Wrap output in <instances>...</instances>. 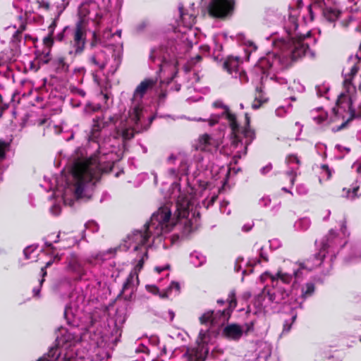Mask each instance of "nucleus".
Masks as SVG:
<instances>
[{"mask_svg": "<svg viewBox=\"0 0 361 361\" xmlns=\"http://www.w3.org/2000/svg\"><path fill=\"white\" fill-rule=\"evenodd\" d=\"M151 69L159 74L157 78H147L136 87L132 98L129 118L109 116L93 119V124L87 138V148H78L72 154L68 166L59 177L56 178L54 194L61 195L65 204L72 206L75 200L87 201L92 195L95 183L100 175L111 168L115 161L114 144L118 137L130 140L135 132L147 130L154 118L145 116L142 99L147 94H154L162 101L166 96V87L177 73V67L181 63L164 53L161 47L151 49L149 60Z\"/></svg>", "mask_w": 361, "mask_h": 361, "instance_id": "f257e3e1", "label": "nucleus"}, {"mask_svg": "<svg viewBox=\"0 0 361 361\" xmlns=\"http://www.w3.org/2000/svg\"><path fill=\"white\" fill-rule=\"evenodd\" d=\"M70 325L61 328L56 345L37 361H106L121 335L115 325L109 335L102 330V322L94 314H85L76 302L71 301L64 310Z\"/></svg>", "mask_w": 361, "mask_h": 361, "instance_id": "f03ea898", "label": "nucleus"}, {"mask_svg": "<svg viewBox=\"0 0 361 361\" xmlns=\"http://www.w3.org/2000/svg\"><path fill=\"white\" fill-rule=\"evenodd\" d=\"M220 143L219 138L206 133L200 136L192 159L180 152L171 154L166 159L169 166L166 175L173 182L169 195L166 197V202L161 207L171 208L173 204H176L178 202L180 203L178 212L176 214L173 209L172 216L180 220L179 226L183 227L185 233H192L197 227L196 223L193 222V220L197 221V219L194 218L195 212L192 214V218H190V212H192L197 202L193 194L196 190L189 183L188 176L192 174L195 179L201 173L205 176L209 173L210 165L208 158L198 150L212 153L217 150Z\"/></svg>", "mask_w": 361, "mask_h": 361, "instance_id": "7ed1b4c3", "label": "nucleus"}, {"mask_svg": "<svg viewBox=\"0 0 361 361\" xmlns=\"http://www.w3.org/2000/svg\"><path fill=\"white\" fill-rule=\"evenodd\" d=\"M179 207L180 206L178 202L176 204H173L171 208L160 207L152 215L150 221L145 225L142 230L135 231L125 240L124 246L127 250L132 249L137 253L135 259L136 264L123 286L121 294L125 300H130L136 290L139 284L138 272L142 269L145 261L148 258L149 248L155 247L167 249L177 242L180 238L178 234L166 236L173 230L179 231L182 237L190 233H185L183 227L179 226L180 220L172 216L173 209H174L177 213L180 209Z\"/></svg>", "mask_w": 361, "mask_h": 361, "instance_id": "20e7f679", "label": "nucleus"}, {"mask_svg": "<svg viewBox=\"0 0 361 361\" xmlns=\"http://www.w3.org/2000/svg\"><path fill=\"white\" fill-rule=\"evenodd\" d=\"M298 10H292L288 19L285 20L286 37H270L274 49L261 57L256 66L262 74V83L268 78L279 84L287 83L286 78L279 75L280 72L303 56H314L309 49V43L306 42L310 37V31L302 34L300 29H302V25L298 24Z\"/></svg>", "mask_w": 361, "mask_h": 361, "instance_id": "39448f33", "label": "nucleus"}, {"mask_svg": "<svg viewBox=\"0 0 361 361\" xmlns=\"http://www.w3.org/2000/svg\"><path fill=\"white\" fill-rule=\"evenodd\" d=\"M313 267L309 264L287 262L275 275L264 273L261 276L264 281L269 277L271 284L267 285L256 297L254 305L259 312L270 313L275 312L279 305H283L284 311H290V302H293L290 290L297 289L304 276Z\"/></svg>", "mask_w": 361, "mask_h": 361, "instance_id": "423d86ee", "label": "nucleus"}, {"mask_svg": "<svg viewBox=\"0 0 361 361\" xmlns=\"http://www.w3.org/2000/svg\"><path fill=\"white\" fill-rule=\"evenodd\" d=\"M79 20L75 27L71 30V48L68 54L73 56L81 54L85 49L86 36L87 32L92 34L91 46L95 47L97 44L109 45L107 40L114 38L111 30L106 29L102 34L104 41L100 39L99 31L103 25L104 17L98 4L93 1H86L80 4L78 8ZM71 31L68 27H65L63 31L56 35V39L62 41L64 34Z\"/></svg>", "mask_w": 361, "mask_h": 361, "instance_id": "0eeeda50", "label": "nucleus"}, {"mask_svg": "<svg viewBox=\"0 0 361 361\" xmlns=\"http://www.w3.org/2000/svg\"><path fill=\"white\" fill-rule=\"evenodd\" d=\"M180 16L177 20V26L173 29V33L167 41L166 44L161 47L164 53L169 57L176 59L181 63L187 57V54L192 47L196 32L192 29L195 23L197 11L195 10V4L190 5L188 8H185L182 5L178 6Z\"/></svg>", "mask_w": 361, "mask_h": 361, "instance_id": "6e6552de", "label": "nucleus"}, {"mask_svg": "<svg viewBox=\"0 0 361 361\" xmlns=\"http://www.w3.org/2000/svg\"><path fill=\"white\" fill-rule=\"evenodd\" d=\"M213 106L222 109L221 114H212L207 120L209 125L212 126L217 123L227 124L231 130V140L233 159H240L247 154V147L255 138V131L250 128V118L245 114V123L244 126L238 124L236 116L232 114L229 108L221 101H216Z\"/></svg>", "mask_w": 361, "mask_h": 361, "instance_id": "1a4fd4ad", "label": "nucleus"}, {"mask_svg": "<svg viewBox=\"0 0 361 361\" xmlns=\"http://www.w3.org/2000/svg\"><path fill=\"white\" fill-rule=\"evenodd\" d=\"M341 234L336 233L334 230L329 231L321 240L319 252L312 258L308 259L304 265L309 264L314 269L318 267H323V272L328 273L332 267V262L338 252L339 248L346 243L345 237L347 235L345 222H342L341 228Z\"/></svg>", "mask_w": 361, "mask_h": 361, "instance_id": "9d476101", "label": "nucleus"}, {"mask_svg": "<svg viewBox=\"0 0 361 361\" xmlns=\"http://www.w3.org/2000/svg\"><path fill=\"white\" fill-rule=\"evenodd\" d=\"M214 331L210 328L200 329L196 345L177 348L173 352V361H204L209 353L208 345L213 342Z\"/></svg>", "mask_w": 361, "mask_h": 361, "instance_id": "9b49d317", "label": "nucleus"}, {"mask_svg": "<svg viewBox=\"0 0 361 361\" xmlns=\"http://www.w3.org/2000/svg\"><path fill=\"white\" fill-rule=\"evenodd\" d=\"M117 248H110L106 251L92 254L85 259L75 253H71L66 257V271L75 280L84 279L87 275L85 264L94 266L98 262H104L114 257Z\"/></svg>", "mask_w": 361, "mask_h": 361, "instance_id": "f8f14e48", "label": "nucleus"}, {"mask_svg": "<svg viewBox=\"0 0 361 361\" xmlns=\"http://www.w3.org/2000/svg\"><path fill=\"white\" fill-rule=\"evenodd\" d=\"M225 302L228 303V307L224 308L222 310L207 311L204 313L200 317V321L202 324L221 326L227 322L231 317V312L235 308L237 302L235 299V293L234 291H231L226 300H218L217 303L219 305H224Z\"/></svg>", "mask_w": 361, "mask_h": 361, "instance_id": "ddd939ff", "label": "nucleus"}, {"mask_svg": "<svg viewBox=\"0 0 361 361\" xmlns=\"http://www.w3.org/2000/svg\"><path fill=\"white\" fill-rule=\"evenodd\" d=\"M314 284L313 283H307L303 286L300 290V295L298 298H294L293 295V302H290V319H286L283 324V333H288L291 329L292 324L297 318L298 310H302L304 300L312 296L314 292Z\"/></svg>", "mask_w": 361, "mask_h": 361, "instance_id": "4468645a", "label": "nucleus"}, {"mask_svg": "<svg viewBox=\"0 0 361 361\" xmlns=\"http://www.w3.org/2000/svg\"><path fill=\"white\" fill-rule=\"evenodd\" d=\"M106 52L103 50H100L90 57V61L92 64L101 70L107 68L108 71L106 77L109 78V76L113 75L116 71L121 63V59L118 54H113L111 59H106Z\"/></svg>", "mask_w": 361, "mask_h": 361, "instance_id": "2eb2a0df", "label": "nucleus"}, {"mask_svg": "<svg viewBox=\"0 0 361 361\" xmlns=\"http://www.w3.org/2000/svg\"><path fill=\"white\" fill-rule=\"evenodd\" d=\"M234 4V0H211L208 6L209 13L215 18H225L232 14Z\"/></svg>", "mask_w": 361, "mask_h": 361, "instance_id": "dca6fc26", "label": "nucleus"}, {"mask_svg": "<svg viewBox=\"0 0 361 361\" xmlns=\"http://www.w3.org/2000/svg\"><path fill=\"white\" fill-rule=\"evenodd\" d=\"M60 235L58 234L57 235L54 236V234H50L48 235L47 238L45 239L44 245L45 248L44 250L47 252V254L53 255L54 259L49 260L46 263V265L44 267H42L41 272L42 279L39 280V286H41L44 281V277L47 275L46 269L49 267H50L54 260L57 259L58 261L60 260V257L59 256L58 253H55V247L53 246L52 243H56L60 241Z\"/></svg>", "mask_w": 361, "mask_h": 361, "instance_id": "f3484780", "label": "nucleus"}, {"mask_svg": "<svg viewBox=\"0 0 361 361\" xmlns=\"http://www.w3.org/2000/svg\"><path fill=\"white\" fill-rule=\"evenodd\" d=\"M254 321L245 324L243 326L232 324L226 326L224 329V334L229 339L238 340L243 333H248L254 329Z\"/></svg>", "mask_w": 361, "mask_h": 361, "instance_id": "a211bd4d", "label": "nucleus"}, {"mask_svg": "<svg viewBox=\"0 0 361 361\" xmlns=\"http://www.w3.org/2000/svg\"><path fill=\"white\" fill-rule=\"evenodd\" d=\"M286 164L288 169L286 171V175L290 178V183L293 186L295 183V178L300 173L299 168L300 161L296 154H289L286 158Z\"/></svg>", "mask_w": 361, "mask_h": 361, "instance_id": "6ab92c4d", "label": "nucleus"}, {"mask_svg": "<svg viewBox=\"0 0 361 361\" xmlns=\"http://www.w3.org/2000/svg\"><path fill=\"white\" fill-rule=\"evenodd\" d=\"M146 288L149 292H151L154 295L159 294L161 298H167L172 295H178L180 292V284L178 282L173 281L167 288L162 291H159V288L154 285H147L146 286Z\"/></svg>", "mask_w": 361, "mask_h": 361, "instance_id": "aec40b11", "label": "nucleus"}, {"mask_svg": "<svg viewBox=\"0 0 361 361\" xmlns=\"http://www.w3.org/2000/svg\"><path fill=\"white\" fill-rule=\"evenodd\" d=\"M254 353L255 361H267L271 354L270 343L264 341L257 342Z\"/></svg>", "mask_w": 361, "mask_h": 361, "instance_id": "412c9836", "label": "nucleus"}, {"mask_svg": "<svg viewBox=\"0 0 361 361\" xmlns=\"http://www.w3.org/2000/svg\"><path fill=\"white\" fill-rule=\"evenodd\" d=\"M255 248L258 252V254L256 257H253L249 259L247 262V265L248 267H250L249 269V272L251 273L252 271V268L256 266L257 264H261L262 261L267 262L268 261V257L267 253L264 252L263 247L262 246L256 244L255 245ZM248 270L243 269V274H245Z\"/></svg>", "mask_w": 361, "mask_h": 361, "instance_id": "4be33fe9", "label": "nucleus"}, {"mask_svg": "<svg viewBox=\"0 0 361 361\" xmlns=\"http://www.w3.org/2000/svg\"><path fill=\"white\" fill-rule=\"evenodd\" d=\"M159 343V339L156 336H152L149 338H146L142 341H138L137 342V347L135 352L137 353H142L148 355L150 353V348L147 345V343L150 344L153 348Z\"/></svg>", "mask_w": 361, "mask_h": 361, "instance_id": "5701e85b", "label": "nucleus"}, {"mask_svg": "<svg viewBox=\"0 0 361 361\" xmlns=\"http://www.w3.org/2000/svg\"><path fill=\"white\" fill-rule=\"evenodd\" d=\"M360 190V183L357 179L350 188L343 189L342 196L349 200H354L360 196L358 192Z\"/></svg>", "mask_w": 361, "mask_h": 361, "instance_id": "b1692460", "label": "nucleus"}, {"mask_svg": "<svg viewBox=\"0 0 361 361\" xmlns=\"http://www.w3.org/2000/svg\"><path fill=\"white\" fill-rule=\"evenodd\" d=\"M240 59L238 57L233 58V57H229L225 62H224V68L234 78H237V75L240 70Z\"/></svg>", "mask_w": 361, "mask_h": 361, "instance_id": "393cba45", "label": "nucleus"}, {"mask_svg": "<svg viewBox=\"0 0 361 361\" xmlns=\"http://www.w3.org/2000/svg\"><path fill=\"white\" fill-rule=\"evenodd\" d=\"M311 226V221L307 217H303L298 219L294 224V228L297 231L305 232Z\"/></svg>", "mask_w": 361, "mask_h": 361, "instance_id": "a878e982", "label": "nucleus"}, {"mask_svg": "<svg viewBox=\"0 0 361 361\" xmlns=\"http://www.w3.org/2000/svg\"><path fill=\"white\" fill-rule=\"evenodd\" d=\"M190 262L195 267H199L206 262V257L200 252L194 251L190 256Z\"/></svg>", "mask_w": 361, "mask_h": 361, "instance_id": "bb28decb", "label": "nucleus"}, {"mask_svg": "<svg viewBox=\"0 0 361 361\" xmlns=\"http://www.w3.org/2000/svg\"><path fill=\"white\" fill-rule=\"evenodd\" d=\"M256 92L257 93L255 96V100L252 104V107L253 109H259L261 104L267 101V98L264 97L263 95L262 87H257L256 88Z\"/></svg>", "mask_w": 361, "mask_h": 361, "instance_id": "cd10ccee", "label": "nucleus"}, {"mask_svg": "<svg viewBox=\"0 0 361 361\" xmlns=\"http://www.w3.org/2000/svg\"><path fill=\"white\" fill-rule=\"evenodd\" d=\"M56 71L58 73H66L68 70V64L66 63L63 57H58L54 61Z\"/></svg>", "mask_w": 361, "mask_h": 361, "instance_id": "c85d7f7f", "label": "nucleus"}, {"mask_svg": "<svg viewBox=\"0 0 361 361\" xmlns=\"http://www.w3.org/2000/svg\"><path fill=\"white\" fill-rule=\"evenodd\" d=\"M361 258V249L360 247L356 246L351 250L350 256L346 259L347 262H353Z\"/></svg>", "mask_w": 361, "mask_h": 361, "instance_id": "c756f323", "label": "nucleus"}, {"mask_svg": "<svg viewBox=\"0 0 361 361\" xmlns=\"http://www.w3.org/2000/svg\"><path fill=\"white\" fill-rule=\"evenodd\" d=\"M221 36H222L223 37H226L225 34H222V35H216V36L214 37V47H213V51H214V54H217V57H219V55H220V52L222 51V49H223L222 45L218 42L219 39Z\"/></svg>", "mask_w": 361, "mask_h": 361, "instance_id": "7c9ffc66", "label": "nucleus"}, {"mask_svg": "<svg viewBox=\"0 0 361 361\" xmlns=\"http://www.w3.org/2000/svg\"><path fill=\"white\" fill-rule=\"evenodd\" d=\"M100 108L101 106L99 104L87 103L84 108V112L86 114H90L93 112L98 111Z\"/></svg>", "mask_w": 361, "mask_h": 361, "instance_id": "2f4dec72", "label": "nucleus"}, {"mask_svg": "<svg viewBox=\"0 0 361 361\" xmlns=\"http://www.w3.org/2000/svg\"><path fill=\"white\" fill-rule=\"evenodd\" d=\"M321 178H324V179H326V180H328L331 178V174H332V171L331 169H329V167L326 165V164H323L321 166Z\"/></svg>", "mask_w": 361, "mask_h": 361, "instance_id": "473e14b6", "label": "nucleus"}, {"mask_svg": "<svg viewBox=\"0 0 361 361\" xmlns=\"http://www.w3.org/2000/svg\"><path fill=\"white\" fill-rule=\"evenodd\" d=\"M85 70L83 67H78L75 68L73 70V75L76 76L75 80H77L78 82H82L83 76L85 75Z\"/></svg>", "mask_w": 361, "mask_h": 361, "instance_id": "72a5a7b5", "label": "nucleus"}, {"mask_svg": "<svg viewBox=\"0 0 361 361\" xmlns=\"http://www.w3.org/2000/svg\"><path fill=\"white\" fill-rule=\"evenodd\" d=\"M324 361H341L339 357L330 352L324 350L323 353Z\"/></svg>", "mask_w": 361, "mask_h": 361, "instance_id": "f704fd0d", "label": "nucleus"}, {"mask_svg": "<svg viewBox=\"0 0 361 361\" xmlns=\"http://www.w3.org/2000/svg\"><path fill=\"white\" fill-rule=\"evenodd\" d=\"M8 147V144L6 142L0 140V161L5 158V152Z\"/></svg>", "mask_w": 361, "mask_h": 361, "instance_id": "c9c22d12", "label": "nucleus"}, {"mask_svg": "<svg viewBox=\"0 0 361 361\" xmlns=\"http://www.w3.org/2000/svg\"><path fill=\"white\" fill-rule=\"evenodd\" d=\"M290 105H288L287 107H285V106H279V108H277L276 109V115L278 116V117H283L286 113L288 112V109H290Z\"/></svg>", "mask_w": 361, "mask_h": 361, "instance_id": "e433bc0d", "label": "nucleus"}, {"mask_svg": "<svg viewBox=\"0 0 361 361\" xmlns=\"http://www.w3.org/2000/svg\"><path fill=\"white\" fill-rule=\"evenodd\" d=\"M216 199H217V195L214 194L211 196V197L205 199L202 202V204H204V206L206 208H208L209 207L212 206L214 204V202L216 201Z\"/></svg>", "mask_w": 361, "mask_h": 361, "instance_id": "4c0bfd02", "label": "nucleus"}, {"mask_svg": "<svg viewBox=\"0 0 361 361\" xmlns=\"http://www.w3.org/2000/svg\"><path fill=\"white\" fill-rule=\"evenodd\" d=\"M296 192L300 195H306L308 192L307 186L304 184H299L296 186Z\"/></svg>", "mask_w": 361, "mask_h": 361, "instance_id": "58836bf2", "label": "nucleus"}, {"mask_svg": "<svg viewBox=\"0 0 361 361\" xmlns=\"http://www.w3.org/2000/svg\"><path fill=\"white\" fill-rule=\"evenodd\" d=\"M202 59L200 55H197L194 58H191L187 61V66L188 68H191L195 63H198Z\"/></svg>", "mask_w": 361, "mask_h": 361, "instance_id": "ea45409f", "label": "nucleus"}, {"mask_svg": "<svg viewBox=\"0 0 361 361\" xmlns=\"http://www.w3.org/2000/svg\"><path fill=\"white\" fill-rule=\"evenodd\" d=\"M228 205V202L227 201H222L220 204V211L223 214H226L227 215H229L231 214V210L229 209H227V207Z\"/></svg>", "mask_w": 361, "mask_h": 361, "instance_id": "a19ab883", "label": "nucleus"}, {"mask_svg": "<svg viewBox=\"0 0 361 361\" xmlns=\"http://www.w3.org/2000/svg\"><path fill=\"white\" fill-rule=\"evenodd\" d=\"M356 24V21H355V19L354 18V17L350 15L348 17V19L347 20H342L341 21V25L344 27H348L350 24Z\"/></svg>", "mask_w": 361, "mask_h": 361, "instance_id": "79ce46f5", "label": "nucleus"}, {"mask_svg": "<svg viewBox=\"0 0 361 361\" xmlns=\"http://www.w3.org/2000/svg\"><path fill=\"white\" fill-rule=\"evenodd\" d=\"M169 269V264H166V265H164V266H162V267H156L154 270L155 271L159 274L162 272H166V274H164L166 276H169V273H168V270Z\"/></svg>", "mask_w": 361, "mask_h": 361, "instance_id": "37998d69", "label": "nucleus"}, {"mask_svg": "<svg viewBox=\"0 0 361 361\" xmlns=\"http://www.w3.org/2000/svg\"><path fill=\"white\" fill-rule=\"evenodd\" d=\"M87 229L91 230L92 232H97L99 230V226L94 221H89L85 224Z\"/></svg>", "mask_w": 361, "mask_h": 361, "instance_id": "c03bdc74", "label": "nucleus"}, {"mask_svg": "<svg viewBox=\"0 0 361 361\" xmlns=\"http://www.w3.org/2000/svg\"><path fill=\"white\" fill-rule=\"evenodd\" d=\"M35 251V249L32 246H28L27 247L24 251H23V253H24V255H25V257L27 259H32V254Z\"/></svg>", "mask_w": 361, "mask_h": 361, "instance_id": "a18cd8bd", "label": "nucleus"}, {"mask_svg": "<svg viewBox=\"0 0 361 361\" xmlns=\"http://www.w3.org/2000/svg\"><path fill=\"white\" fill-rule=\"evenodd\" d=\"M38 6L40 8H43L46 11L49 9V3L46 0H37V1Z\"/></svg>", "mask_w": 361, "mask_h": 361, "instance_id": "49530a36", "label": "nucleus"}, {"mask_svg": "<svg viewBox=\"0 0 361 361\" xmlns=\"http://www.w3.org/2000/svg\"><path fill=\"white\" fill-rule=\"evenodd\" d=\"M246 49L245 51L249 54H251L252 51H255L257 49V46L252 42H247L246 44Z\"/></svg>", "mask_w": 361, "mask_h": 361, "instance_id": "de8ad7c7", "label": "nucleus"}, {"mask_svg": "<svg viewBox=\"0 0 361 361\" xmlns=\"http://www.w3.org/2000/svg\"><path fill=\"white\" fill-rule=\"evenodd\" d=\"M25 25L21 24L19 28L16 31L13 36L16 40H19V36L21 35V32L25 30Z\"/></svg>", "mask_w": 361, "mask_h": 361, "instance_id": "09e8293b", "label": "nucleus"}, {"mask_svg": "<svg viewBox=\"0 0 361 361\" xmlns=\"http://www.w3.org/2000/svg\"><path fill=\"white\" fill-rule=\"evenodd\" d=\"M238 77L239 78V80L241 83L246 82L248 80L246 73L241 70L238 72L237 78Z\"/></svg>", "mask_w": 361, "mask_h": 361, "instance_id": "8fccbe9b", "label": "nucleus"}, {"mask_svg": "<svg viewBox=\"0 0 361 361\" xmlns=\"http://www.w3.org/2000/svg\"><path fill=\"white\" fill-rule=\"evenodd\" d=\"M328 90H329V89L327 87H326L325 86H322V87L319 86L317 87V94L319 97H324L325 94L328 92Z\"/></svg>", "mask_w": 361, "mask_h": 361, "instance_id": "3c124183", "label": "nucleus"}, {"mask_svg": "<svg viewBox=\"0 0 361 361\" xmlns=\"http://www.w3.org/2000/svg\"><path fill=\"white\" fill-rule=\"evenodd\" d=\"M71 92L75 94H77V95H79L82 97H84L85 96V92L84 90H81V89H79L78 87H71Z\"/></svg>", "mask_w": 361, "mask_h": 361, "instance_id": "603ef678", "label": "nucleus"}, {"mask_svg": "<svg viewBox=\"0 0 361 361\" xmlns=\"http://www.w3.org/2000/svg\"><path fill=\"white\" fill-rule=\"evenodd\" d=\"M243 262V258H238L235 261V267H234V269L236 272H238L241 270L242 269V263Z\"/></svg>", "mask_w": 361, "mask_h": 361, "instance_id": "864d4df0", "label": "nucleus"}, {"mask_svg": "<svg viewBox=\"0 0 361 361\" xmlns=\"http://www.w3.org/2000/svg\"><path fill=\"white\" fill-rule=\"evenodd\" d=\"M50 211L54 215H59L61 212V207L59 204H54L51 207Z\"/></svg>", "mask_w": 361, "mask_h": 361, "instance_id": "5fc2aeb1", "label": "nucleus"}, {"mask_svg": "<svg viewBox=\"0 0 361 361\" xmlns=\"http://www.w3.org/2000/svg\"><path fill=\"white\" fill-rule=\"evenodd\" d=\"M271 203V199L269 197H263L259 200V204L263 207H267Z\"/></svg>", "mask_w": 361, "mask_h": 361, "instance_id": "6e6d98bb", "label": "nucleus"}, {"mask_svg": "<svg viewBox=\"0 0 361 361\" xmlns=\"http://www.w3.org/2000/svg\"><path fill=\"white\" fill-rule=\"evenodd\" d=\"M44 44L47 47H51L53 44L52 35L49 34L47 37L44 38Z\"/></svg>", "mask_w": 361, "mask_h": 361, "instance_id": "4d7b16f0", "label": "nucleus"}, {"mask_svg": "<svg viewBox=\"0 0 361 361\" xmlns=\"http://www.w3.org/2000/svg\"><path fill=\"white\" fill-rule=\"evenodd\" d=\"M352 167L358 173L361 174V159L357 160L356 162H355Z\"/></svg>", "mask_w": 361, "mask_h": 361, "instance_id": "13d9d810", "label": "nucleus"}, {"mask_svg": "<svg viewBox=\"0 0 361 361\" xmlns=\"http://www.w3.org/2000/svg\"><path fill=\"white\" fill-rule=\"evenodd\" d=\"M57 18H54V20H53V22L51 23V25L49 26V34L50 35H53L54 32V30L56 27V21H57Z\"/></svg>", "mask_w": 361, "mask_h": 361, "instance_id": "bf43d9fd", "label": "nucleus"}, {"mask_svg": "<svg viewBox=\"0 0 361 361\" xmlns=\"http://www.w3.org/2000/svg\"><path fill=\"white\" fill-rule=\"evenodd\" d=\"M271 168H272L271 164H269L261 169V173L262 174H266L271 171Z\"/></svg>", "mask_w": 361, "mask_h": 361, "instance_id": "052dcab7", "label": "nucleus"}, {"mask_svg": "<svg viewBox=\"0 0 361 361\" xmlns=\"http://www.w3.org/2000/svg\"><path fill=\"white\" fill-rule=\"evenodd\" d=\"M315 121H317V122L318 123H322L324 121H325L326 119V116L325 115H319L317 117H314V118Z\"/></svg>", "mask_w": 361, "mask_h": 361, "instance_id": "680f3d73", "label": "nucleus"}, {"mask_svg": "<svg viewBox=\"0 0 361 361\" xmlns=\"http://www.w3.org/2000/svg\"><path fill=\"white\" fill-rule=\"evenodd\" d=\"M49 128L53 129L54 133H59L62 130V128L61 126H55V125H54L52 126H49Z\"/></svg>", "mask_w": 361, "mask_h": 361, "instance_id": "e2e57ef3", "label": "nucleus"}, {"mask_svg": "<svg viewBox=\"0 0 361 361\" xmlns=\"http://www.w3.org/2000/svg\"><path fill=\"white\" fill-rule=\"evenodd\" d=\"M280 207H281V203H279V204L273 206L271 208V212H273V214H276L279 212Z\"/></svg>", "mask_w": 361, "mask_h": 361, "instance_id": "0e129e2a", "label": "nucleus"}, {"mask_svg": "<svg viewBox=\"0 0 361 361\" xmlns=\"http://www.w3.org/2000/svg\"><path fill=\"white\" fill-rule=\"evenodd\" d=\"M279 246V242L277 240H273L272 241H271V245H270L271 247L276 248Z\"/></svg>", "mask_w": 361, "mask_h": 361, "instance_id": "69168bd1", "label": "nucleus"}, {"mask_svg": "<svg viewBox=\"0 0 361 361\" xmlns=\"http://www.w3.org/2000/svg\"><path fill=\"white\" fill-rule=\"evenodd\" d=\"M33 294L35 296H39V292H40V287L39 288H34L32 290Z\"/></svg>", "mask_w": 361, "mask_h": 361, "instance_id": "338daca9", "label": "nucleus"}, {"mask_svg": "<svg viewBox=\"0 0 361 361\" xmlns=\"http://www.w3.org/2000/svg\"><path fill=\"white\" fill-rule=\"evenodd\" d=\"M101 97L103 100L106 102L110 98V96L108 93H102Z\"/></svg>", "mask_w": 361, "mask_h": 361, "instance_id": "774afa93", "label": "nucleus"}]
</instances>
